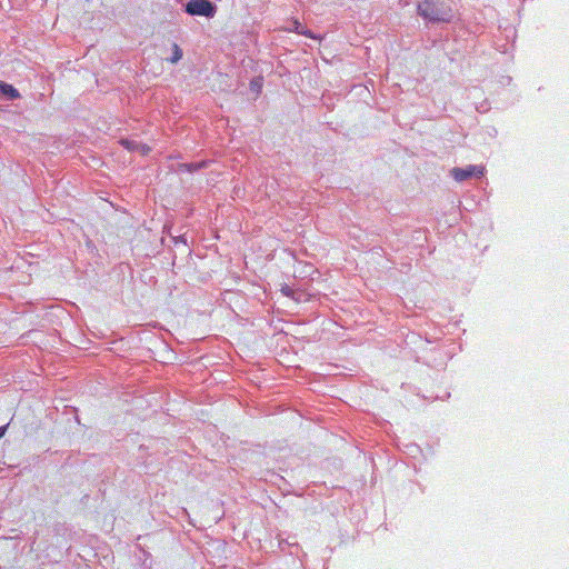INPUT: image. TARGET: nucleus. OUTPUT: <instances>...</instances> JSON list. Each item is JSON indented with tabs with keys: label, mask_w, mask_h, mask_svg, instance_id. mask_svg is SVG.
Returning a JSON list of instances; mask_svg holds the SVG:
<instances>
[{
	"label": "nucleus",
	"mask_w": 569,
	"mask_h": 569,
	"mask_svg": "<svg viewBox=\"0 0 569 569\" xmlns=\"http://www.w3.org/2000/svg\"><path fill=\"white\" fill-rule=\"evenodd\" d=\"M417 11L430 23L450 22L453 18L451 7L440 0H423L418 3Z\"/></svg>",
	"instance_id": "nucleus-1"
},
{
	"label": "nucleus",
	"mask_w": 569,
	"mask_h": 569,
	"mask_svg": "<svg viewBox=\"0 0 569 569\" xmlns=\"http://www.w3.org/2000/svg\"><path fill=\"white\" fill-rule=\"evenodd\" d=\"M184 11L189 16L213 18L217 13V6L210 0H190L184 6Z\"/></svg>",
	"instance_id": "nucleus-2"
},
{
	"label": "nucleus",
	"mask_w": 569,
	"mask_h": 569,
	"mask_svg": "<svg viewBox=\"0 0 569 569\" xmlns=\"http://www.w3.org/2000/svg\"><path fill=\"white\" fill-rule=\"evenodd\" d=\"M483 167L479 166H467L465 168L455 167L450 170V176L458 182L466 181L468 179H471L473 177H481L483 176Z\"/></svg>",
	"instance_id": "nucleus-3"
},
{
	"label": "nucleus",
	"mask_w": 569,
	"mask_h": 569,
	"mask_svg": "<svg viewBox=\"0 0 569 569\" xmlns=\"http://www.w3.org/2000/svg\"><path fill=\"white\" fill-rule=\"evenodd\" d=\"M0 94L4 96L8 100L20 98L19 91L12 84L3 81H0Z\"/></svg>",
	"instance_id": "nucleus-4"
},
{
	"label": "nucleus",
	"mask_w": 569,
	"mask_h": 569,
	"mask_svg": "<svg viewBox=\"0 0 569 569\" xmlns=\"http://www.w3.org/2000/svg\"><path fill=\"white\" fill-rule=\"evenodd\" d=\"M207 167V161H200V162H191V163H180L178 166L179 171H187V172H196L200 169H203Z\"/></svg>",
	"instance_id": "nucleus-5"
},
{
	"label": "nucleus",
	"mask_w": 569,
	"mask_h": 569,
	"mask_svg": "<svg viewBox=\"0 0 569 569\" xmlns=\"http://www.w3.org/2000/svg\"><path fill=\"white\" fill-rule=\"evenodd\" d=\"M183 52L182 49L177 44H172V56L168 58L167 60L170 61L172 64L178 63L182 59Z\"/></svg>",
	"instance_id": "nucleus-6"
},
{
	"label": "nucleus",
	"mask_w": 569,
	"mask_h": 569,
	"mask_svg": "<svg viewBox=\"0 0 569 569\" xmlns=\"http://www.w3.org/2000/svg\"><path fill=\"white\" fill-rule=\"evenodd\" d=\"M293 24H295V31L297 33L312 38L311 32L306 30L299 21H297V20L293 21Z\"/></svg>",
	"instance_id": "nucleus-7"
},
{
	"label": "nucleus",
	"mask_w": 569,
	"mask_h": 569,
	"mask_svg": "<svg viewBox=\"0 0 569 569\" xmlns=\"http://www.w3.org/2000/svg\"><path fill=\"white\" fill-rule=\"evenodd\" d=\"M281 292L286 297H293V293H295V291L289 286H287V284L282 286Z\"/></svg>",
	"instance_id": "nucleus-8"
},
{
	"label": "nucleus",
	"mask_w": 569,
	"mask_h": 569,
	"mask_svg": "<svg viewBox=\"0 0 569 569\" xmlns=\"http://www.w3.org/2000/svg\"><path fill=\"white\" fill-rule=\"evenodd\" d=\"M121 143L128 150H133L137 144L134 141H130V140H122Z\"/></svg>",
	"instance_id": "nucleus-9"
},
{
	"label": "nucleus",
	"mask_w": 569,
	"mask_h": 569,
	"mask_svg": "<svg viewBox=\"0 0 569 569\" xmlns=\"http://www.w3.org/2000/svg\"><path fill=\"white\" fill-rule=\"evenodd\" d=\"M9 425H4L0 427V439L6 435Z\"/></svg>",
	"instance_id": "nucleus-10"
}]
</instances>
